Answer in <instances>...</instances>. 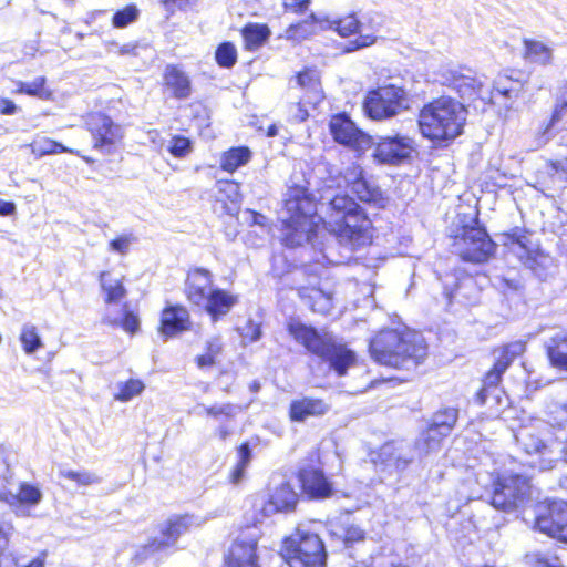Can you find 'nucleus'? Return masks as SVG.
<instances>
[{"label":"nucleus","mask_w":567,"mask_h":567,"mask_svg":"<svg viewBox=\"0 0 567 567\" xmlns=\"http://www.w3.org/2000/svg\"><path fill=\"white\" fill-rule=\"evenodd\" d=\"M535 526L539 532L567 543V503H551L547 514L537 515Z\"/></svg>","instance_id":"18"},{"label":"nucleus","mask_w":567,"mask_h":567,"mask_svg":"<svg viewBox=\"0 0 567 567\" xmlns=\"http://www.w3.org/2000/svg\"><path fill=\"white\" fill-rule=\"evenodd\" d=\"M100 286L107 306L118 303L126 296L122 276H114L111 271L100 274Z\"/></svg>","instance_id":"32"},{"label":"nucleus","mask_w":567,"mask_h":567,"mask_svg":"<svg viewBox=\"0 0 567 567\" xmlns=\"http://www.w3.org/2000/svg\"><path fill=\"white\" fill-rule=\"evenodd\" d=\"M251 157V152L246 146L233 147L225 152L220 159V167L233 173L240 166L247 164Z\"/></svg>","instance_id":"40"},{"label":"nucleus","mask_w":567,"mask_h":567,"mask_svg":"<svg viewBox=\"0 0 567 567\" xmlns=\"http://www.w3.org/2000/svg\"><path fill=\"white\" fill-rule=\"evenodd\" d=\"M320 207L323 217L317 216V204L305 187L293 186L287 190L281 210L282 243L286 247L293 248L312 241L319 221L342 244L363 246L371 241L372 221L352 197L341 193L331 197L322 196Z\"/></svg>","instance_id":"1"},{"label":"nucleus","mask_w":567,"mask_h":567,"mask_svg":"<svg viewBox=\"0 0 567 567\" xmlns=\"http://www.w3.org/2000/svg\"><path fill=\"white\" fill-rule=\"evenodd\" d=\"M369 351L379 364L411 370L424 360L426 344L415 331L385 329L371 339Z\"/></svg>","instance_id":"3"},{"label":"nucleus","mask_w":567,"mask_h":567,"mask_svg":"<svg viewBox=\"0 0 567 567\" xmlns=\"http://www.w3.org/2000/svg\"><path fill=\"white\" fill-rule=\"evenodd\" d=\"M508 368V361L496 360L493 368L486 373L483 380V386L476 395L480 404H487L489 406H501L507 403V398L504 391L498 386L503 373Z\"/></svg>","instance_id":"19"},{"label":"nucleus","mask_w":567,"mask_h":567,"mask_svg":"<svg viewBox=\"0 0 567 567\" xmlns=\"http://www.w3.org/2000/svg\"><path fill=\"white\" fill-rule=\"evenodd\" d=\"M20 342L27 354H32L43 347L35 326L31 323L23 324L20 333Z\"/></svg>","instance_id":"44"},{"label":"nucleus","mask_w":567,"mask_h":567,"mask_svg":"<svg viewBox=\"0 0 567 567\" xmlns=\"http://www.w3.org/2000/svg\"><path fill=\"white\" fill-rule=\"evenodd\" d=\"M427 76L430 81L452 89L463 99H474L475 96L482 100L493 99V93L489 94L485 90L482 79L476 76L471 69L452 63H441L433 66Z\"/></svg>","instance_id":"7"},{"label":"nucleus","mask_w":567,"mask_h":567,"mask_svg":"<svg viewBox=\"0 0 567 567\" xmlns=\"http://www.w3.org/2000/svg\"><path fill=\"white\" fill-rule=\"evenodd\" d=\"M508 238L512 243V251L516 254L518 257L519 255H524L528 249L532 247L529 236L526 230L520 228H515L512 230L511 234H508Z\"/></svg>","instance_id":"51"},{"label":"nucleus","mask_w":567,"mask_h":567,"mask_svg":"<svg viewBox=\"0 0 567 567\" xmlns=\"http://www.w3.org/2000/svg\"><path fill=\"white\" fill-rule=\"evenodd\" d=\"M190 318L188 310L182 306H167L161 315L159 331L166 338L175 337L189 330Z\"/></svg>","instance_id":"24"},{"label":"nucleus","mask_w":567,"mask_h":567,"mask_svg":"<svg viewBox=\"0 0 567 567\" xmlns=\"http://www.w3.org/2000/svg\"><path fill=\"white\" fill-rule=\"evenodd\" d=\"M11 526H0V567H17L18 559L8 551L9 534Z\"/></svg>","instance_id":"47"},{"label":"nucleus","mask_w":567,"mask_h":567,"mask_svg":"<svg viewBox=\"0 0 567 567\" xmlns=\"http://www.w3.org/2000/svg\"><path fill=\"white\" fill-rule=\"evenodd\" d=\"M460 257L465 261L485 262L494 254L495 244L488 234L480 227L466 228L454 244Z\"/></svg>","instance_id":"13"},{"label":"nucleus","mask_w":567,"mask_h":567,"mask_svg":"<svg viewBox=\"0 0 567 567\" xmlns=\"http://www.w3.org/2000/svg\"><path fill=\"white\" fill-rule=\"evenodd\" d=\"M444 285V293L447 299H452L453 297H456L462 288L471 287L473 285V279L471 277H465L461 281H458L455 285V289L449 288V282L445 280L443 282Z\"/></svg>","instance_id":"62"},{"label":"nucleus","mask_w":567,"mask_h":567,"mask_svg":"<svg viewBox=\"0 0 567 567\" xmlns=\"http://www.w3.org/2000/svg\"><path fill=\"white\" fill-rule=\"evenodd\" d=\"M422 458L415 449L406 442H388L380 450V458L386 466H393L398 471L405 470L415 458Z\"/></svg>","instance_id":"22"},{"label":"nucleus","mask_w":567,"mask_h":567,"mask_svg":"<svg viewBox=\"0 0 567 567\" xmlns=\"http://www.w3.org/2000/svg\"><path fill=\"white\" fill-rule=\"evenodd\" d=\"M205 519L195 515H177L168 518L161 525L159 536L152 539L145 547L148 553L168 550L177 544L182 535L197 528Z\"/></svg>","instance_id":"12"},{"label":"nucleus","mask_w":567,"mask_h":567,"mask_svg":"<svg viewBox=\"0 0 567 567\" xmlns=\"http://www.w3.org/2000/svg\"><path fill=\"white\" fill-rule=\"evenodd\" d=\"M151 141L158 146L159 150L166 148V151L176 158H185L193 152V142L182 135H173L167 143L164 141H157L159 137L158 132H150Z\"/></svg>","instance_id":"34"},{"label":"nucleus","mask_w":567,"mask_h":567,"mask_svg":"<svg viewBox=\"0 0 567 567\" xmlns=\"http://www.w3.org/2000/svg\"><path fill=\"white\" fill-rule=\"evenodd\" d=\"M165 84L176 99H187L192 93L188 76L175 65H167L164 73Z\"/></svg>","instance_id":"33"},{"label":"nucleus","mask_w":567,"mask_h":567,"mask_svg":"<svg viewBox=\"0 0 567 567\" xmlns=\"http://www.w3.org/2000/svg\"><path fill=\"white\" fill-rule=\"evenodd\" d=\"M545 349L550 365L567 372V329L556 330L545 342Z\"/></svg>","instance_id":"28"},{"label":"nucleus","mask_w":567,"mask_h":567,"mask_svg":"<svg viewBox=\"0 0 567 567\" xmlns=\"http://www.w3.org/2000/svg\"><path fill=\"white\" fill-rule=\"evenodd\" d=\"M408 109L406 92L395 85H384L368 93L364 110L373 120H385Z\"/></svg>","instance_id":"9"},{"label":"nucleus","mask_w":567,"mask_h":567,"mask_svg":"<svg viewBox=\"0 0 567 567\" xmlns=\"http://www.w3.org/2000/svg\"><path fill=\"white\" fill-rule=\"evenodd\" d=\"M299 295L315 312L324 315L332 309L331 293L319 288H302Z\"/></svg>","instance_id":"35"},{"label":"nucleus","mask_w":567,"mask_h":567,"mask_svg":"<svg viewBox=\"0 0 567 567\" xmlns=\"http://www.w3.org/2000/svg\"><path fill=\"white\" fill-rule=\"evenodd\" d=\"M215 59L219 66L229 69L237 62V50L231 42H224L218 45Z\"/></svg>","instance_id":"48"},{"label":"nucleus","mask_w":567,"mask_h":567,"mask_svg":"<svg viewBox=\"0 0 567 567\" xmlns=\"http://www.w3.org/2000/svg\"><path fill=\"white\" fill-rule=\"evenodd\" d=\"M136 240L132 233L121 234L109 243V251L126 256Z\"/></svg>","instance_id":"52"},{"label":"nucleus","mask_w":567,"mask_h":567,"mask_svg":"<svg viewBox=\"0 0 567 567\" xmlns=\"http://www.w3.org/2000/svg\"><path fill=\"white\" fill-rule=\"evenodd\" d=\"M553 417L557 426L566 431V443L559 449L557 436L553 426L542 419H530L515 430L516 443L529 456L530 464L540 471L554 468L560 460L563 452L567 462V402L555 410Z\"/></svg>","instance_id":"2"},{"label":"nucleus","mask_w":567,"mask_h":567,"mask_svg":"<svg viewBox=\"0 0 567 567\" xmlns=\"http://www.w3.org/2000/svg\"><path fill=\"white\" fill-rule=\"evenodd\" d=\"M336 30L341 37H349L357 33L360 29V22L354 14H349L338 21H334Z\"/></svg>","instance_id":"56"},{"label":"nucleus","mask_w":567,"mask_h":567,"mask_svg":"<svg viewBox=\"0 0 567 567\" xmlns=\"http://www.w3.org/2000/svg\"><path fill=\"white\" fill-rule=\"evenodd\" d=\"M44 84H45L44 76H38L33 81H30V82L19 81L17 83V91L19 93H24L30 96L48 99L50 93L44 89Z\"/></svg>","instance_id":"46"},{"label":"nucleus","mask_w":567,"mask_h":567,"mask_svg":"<svg viewBox=\"0 0 567 567\" xmlns=\"http://www.w3.org/2000/svg\"><path fill=\"white\" fill-rule=\"evenodd\" d=\"M205 519L195 515H177L168 518L161 525L159 536L152 539L145 547L148 553L168 550L177 544L182 535L197 528Z\"/></svg>","instance_id":"11"},{"label":"nucleus","mask_w":567,"mask_h":567,"mask_svg":"<svg viewBox=\"0 0 567 567\" xmlns=\"http://www.w3.org/2000/svg\"><path fill=\"white\" fill-rule=\"evenodd\" d=\"M236 303L237 297L235 295L220 288H214L202 307L212 317L213 321H217L220 317L227 315Z\"/></svg>","instance_id":"30"},{"label":"nucleus","mask_w":567,"mask_h":567,"mask_svg":"<svg viewBox=\"0 0 567 567\" xmlns=\"http://www.w3.org/2000/svg\"><path fill=\"white\" fill-rule=\"evenodd\" d=\"M290 336L309 352L327 361L338 375H344L354 364L355 354L344 344L337 342L329 333H319L313 327L298 320H291L288 326Z\"/></svg>","instance_id":"5"},{"label":"nucleus","mask_w":567,"mask_h":567,"mask_svg":"<svg viewBox=\"0 0 567 567\" xmlns=\"http://www.w3.org/2000/svg\"><path fill=\"white\" fill-rule=\"evenodd\" d=\"M375 41V37L373 34H360L354 41L350 43V47L347 51H354L361 48L369 47L373 44Z\"/></svg>","instance_id":"64"},{"label":"nucleus","mask_w":567,"mask_h":567,"mask_svg":"<svg viewBox=\"0 0 567 567\" xmlns=\"http://www.w3.org/2000/svg\"><path fill=\"white\" fill-rule=\"evenodd\" d=\"M137 13L138 11L135 7L128 6L113 16V25L115 28H124L137 18Z\"/></svg>","instance_id":"57"},{"label":"nucleus","mask_w":567,"mask_h":567,"mask_svg":"<svg viewBox=\"0 0 567 567\" xmlns=\"http://www.w3.org/2000/svg\"><path fill=\"white\" fill-rule=\"evenodd\" d=\"M525 351V342L523 341H514L505 347H503L501 350H498L496 353V360H506L508 361V367L514 361L515 358L520 355Z\"/></svg>","instance_id":"55"},{"label":"nucleus","mask_w":567,"mask_h":567,"mask_svg":"<svg viewBox=\"0 0 567 567\" xmlns=\"http://www.w3.org/2000/svg\"><path fill=\"white\" fill-rule=\"evenodd\" d=\"M566 113H567V80H566L565 89L561 92L560 99L555 107L551 120H550L549 124L547 125L545 133L551 126H554L556 123H558L560 121V118L564 115H566Z\"/></svg>","instance_id":"58"},{"label":"nucleus","mask_w":567,"mask_h":567,"mask_svg":"<svg viewBox=\"0 0 567 567\" xmlns=\"http://www.w3.org/2000/svg\"><path fill=\"white\" fill-rule=\"evenodd\" d=\"M303 491L312 498H326L331 495V483L324 473L315 467L302 468L299 474Z\"/></svg>","instance_id":"26"},{"label":"nucleus","mask_w":567,"mask_h":567,"mask_svg":"<svg viewBox=\"0 0 567 567\" xmlns=\"http://www.w3.org/2000/svg\"><path fill=\"white\" fill-rule=\"evenodd\" d=\"M60 475L66 480L75 482L80 486H90L94 484H99L101 478L93 472L90 471H73V470H62L60 471Z\"/></svg>","instance_id":"49"},{"label":"nucleus","mask_w":567,"mask_h":567,"mask_svg":"<svg viewBox=\"0 0 567 567\" xmlns=\"http://www.w3.org/2000/svg\"><path fill=\"white\" fill-rule=\"evenodd\" d=\"M467 111L456 100L442 96L424 105L419 114L421 134L433 142H450L462 134Z\"/></svg>","instance_id":"4"},{"label":"nucleus","mask_w":567,"mask_h":567,"mask_svg":"<svg viewBox=\"0 0 567 567\" xmlns=\"http://www.w3.org/2000/svg\"><path fill=\"white\" fill-rule=\"evenodd\" d=\"M548 181L544 182L547 190H559L566 188L567 184V158L551 161L548 164Z\"/></svg>","instance_id":"38"},{"label":"nucleus","mask_w":567,"mask_h":567,"mask_svg":"<svg viewBox=\"0 0 567 567\" xmlns=\"http://www.w3.org/2000/svg\"><path fill=\"white\" fill-rule=\"evenodd\" d=\"M237 454H238V461H237L236 465L247 468L252 458V454H251L249 444L247 442L243 443L238 447Z\"/></svg>","instance_id":"63"},{"label":"nucleus","mask_w":567,"mask_h":567,"mask_svg":"<svg viewBox=\"0 0 567 567\" xmlns=\"http://www.w3.org/2000/svg\"><path fill=\"white\" fill-rule=\"evenodd\" d=\"M491 478V504L494 508L513 513L530 502L533 492L526 475L504 468L493 472Z\"/></svg>","instance_id":"6"},{"label":"nucleus","mask_w":567,"mask_h":567,"mask_svg":"<svg viewBox=\"0 0 567 567\" xmlns=\"http://www.w3.org/2000/svg\"><path fill=\"white\" fill-rule=\"evenodd\" d=\"M315 34V29L309 24L308 21H300L298 23L290 24L285 30V39L301 42Z\"/></svg>","instance_id":"50"},{"label":"nucleus","mask_w":567,"mask_h":567,"mask_svg":"<svg viewBox=\"0 0 567 567\" xmlns=\"http://www.w3.org/2000/svg\"><path fill=\"white\" fill-rule=\"evenodd\" d=\"M415 152L414 140L408 135L382 136L375 145L373 156L381 164L400 165Z\"/></svg>","instance_id":"15"},{"label":"nucleus","mask_w":567,"mask_h":567,"mask_svg":"<svg viewBox=\"0 0 567 567\" xmlns=\"http://www.w3.org/2000/svg\"><path fill=\"white\" fill-rule=\"evenodd\" d=\"M310 3L311 0H284V8L286 11L301 14L308 10Z\"/></svg>","instance_id":"60"},{"label":"nucleus","mask_w":567,"mask_h":567,"mask_svg":"<svg viewBox=\"0 0 567 567\" xmlns=\"http://www.w3.org/2000/svg\"><path fill=\"white\" fill-rule=\"evenodd\" d=\"M281 557L289 567L327 566V551L321 538L300 529L285 539Z\"/></svg>","instance_id":"8"},{"label":"nucleus","mask_w":567,"mask_h":567,"mask_svg":"<svg viewBox=\"0 0 567 567\" xmlns=\"http://www.w3.org/2000/svg\"><path fill=\"white\" fill-rule=\"evenodd\" d=\"M258 532L255 527H247L235 539L229 548L226 564L228 567H257L256 548Z\"/></svg>","instance_id":"17"},{"label":"nucleus","mask_w":567,"mask_h":567,"mask_svg":"<svg viewBox=\"0 0 567 567\" xmlns=\"http://www.w3.org/2000/svg\"><path fill=\"white\" fill-rule=\"evenodd\" d=\"M104 322L111 326H120L124 331L133 334L140 328V320L136 313L132 311L127 303L122 306V316H113L110 310L104 316Z\"/></svg>","instance_id":"39"},{"label":"nucleus","mask_w":567,"mask_h":567,"mask_svg":"<svg viewBox=\"0 0 567 567\" xmlns=\"http://www.w3.org/2000/svg\"><path fill=\"white\" fill-rule=\"evenodd\" d=\"M216 203L223 205L227 215H235L240 205L239 184L234 181H218L216 183Z\"/></svg>","instance_id":"31"},{"label":"nucleus","mask_w":567,"mask_h":567,"mask_svg":"<svg viewBox=\"0 0 567 567\" xmlns=\"http://www.w3.org/2000/svg\"><path fill=\"white\" fill-rule=\"evenodd\" d=\"M298 85L306 90V102L318 103L322 99L321 84L317 73L312 70H305L297 75Z\"/></svg>","instance_id":"37"},{"label":"nucleus","mask_w":567,"mask_h":567,"mask_svg":"<svg viewBox=\"0 0 567 567\" xmlns=\"http://www.w3.org/2000/svg\"><path fill=\"white\" fill-rule=\"evenodd\" d=\"M297 499L298 495L291 486L281 484L270 494L268 501L260 498L255 506L260 507L259 511L262 517H269L276 513L292 511L296 507Z\"/></svg>","instance_id":"20"},{"label":"nucleus","mask_w":567,"mask_h":567,"mask_svg":"<svg viewBox=\"0 0 567 567\" xmlns=\"http://www.w3.org/2000/svg\"><path fill=\"white\" fill-rule=\"evenodd\" d=\"M329 128L337 143L355 151H363L371 144V137L361 131L344 113L333 115Z\"/></svg>","instance_id":"16"},{"label":"nucleus","mask_w":567,"mask_h":567,"mask_svg":"<svg viewBox=\"0 0 567 567\" xmlns=\"http://www.w3.org/2000/svg\"><path fill=\"white\" fill-rule=\"evenodd\" d=\"M43 494L38 485L21 482L17 493L1 494L0 499L9 504L19 515H27V509L41 503Z\"/></svg>","instance_id":"23"},{"label":"nucleus","mask_w":567,"mask_h":567,"mask_svg":"<svg viewBox=\"0 0 567 567\" xmlns=\"http://www.w3.org/2000/svg\"><path fill=\"white\" fill-rule=\"evenodd\" d=\"M525 53L524 58L539 65H549L554 60V50L542 41L524 40Z\"/></svg>","instance_id":"36"},{"label":"nucleus","mask_w":567,"mask_h":567,"mask_svg":"<svg viewBox=\"0 0 567 567\" xmlns=\"http://www.w3.org/2000/svg\"><path fill=\"white\" fill-rule=\"evenodd\" d=\"M86 125L92 135L94 150L105 155L116 152L123 138V131L120 125L102 113L91 114Z\"/></svg>","instance_id":"14"},{"label":"nucleus","mask_w":567,"mask_h":567,"mask_svg":"<svg viewBox=\"0 0 567 567\" xmlns=\"http://www.w3.org/2000/svg\"><path fill=\"white\" fill-rule=\"evenodd\" d=\"M243 339L248 342H256L261 337V327L251 320L241 329L240 332Z\"/></svg>","instance_id":"59"},{"label":"nucleus","mask_w":567,"mask_h":567,"mask_svg":"<svg viewBox=\"0 0 567 567\" xmlns=\"http://www.w3.org/2000/svg\"><path fill=\"white\" fill-rule=\"evenodd\" d=\"M526 561L530 567H564L558 557L543 553L527 555Z\"/></svg>","instance_id":"54"},{"label":"nucleus","mask_w":567,"mask_h":567,"mask_svg":"<svg viewBox=\"0 0 567 567\" xmlns=\"http://www.w3.org/2000/svg\"><path fill=\"white\" fill-rule=\"evenodd\" d=\"M352 175L355 178L351 182V190L361 202L372 204L377 207H383L385 205L386 198L383 196L382 190L373 183L363 178L362 169L359 166L352 167Z\"/></svg>","instance_id":"27"},{"label":"nucleus","mask_w":567,"mask_h":567,"mask_svg":"<svg viewBox=\"0 0 567 567\" xmlns=\"http://www.w3.org/2000/svg\"><path fill=\"white\" fill-rule=\"evenodd\" d=\"M223 352V342L219 336H214L207 339L205 343V352L196 357V363L198 368L213 367L216 363L217 358Z\"/></svg>","instance_id":"42"},{"label":"nucleus","mask_w":567,"mask_h":567,"mask_svg":"<svg viewBox=\"0 0 567 567\" xmlns=\"http://www.w3.org/2000/svg\"><path fill=\"white\" fill-rule=\"evenodd\" d=\"M308 104L306 102V97H303L300 102L291 105L290 107V115L293 121L296 122H303L309 116L308 110L305 107V105Z\"/></svg>","instance_id":"61"},{"label":"nucleus","mask_w":567,"mask_h":567,"mask_svg":"<svg viewBox=\"0 0 567 567\" xmlns=\"http://www.w3.org/2000/svg\"><path fill=\"white\" fill-rule=\"evenodd\" d=\"M519 259L543 280H545L556 268L554 257L539 248L528 249L524 255H519Z\"/></svg>","instance_id":"29"},{"label":"nucleus","mask_w":567,"mask_h":567,"mask_svg":"<svg viewBox=\"0 0 567 567\" xmlns=\"http://www.w3.org/2000/svg\"><path fill=\"white\" fill-rule=\"evenodd\" d=\"M29 147L31 148L32 154H34L38 157L56 153H75L73 150L65 147L61 143H58L47 137L35 140L34 142L29 144Z\"/></svg>","instance_id":"43"},{"label":"nucleus","mask_w":567,"mask_h":567,"mask_svg":"<svg viewBox=\"0 0 567 567\" xmlns=\"http://www.w3.org/2000/svg\"><path fill=\"white\" fill-rule=\"evenodd\" d=\"M213 290V275L208 270L195 268L188 272L185 292L189 302L202 307Z\"/></svg>","instance_id":"21"},{"label":"nucleus","mask_w":567,"mask_h":567,"mask_svg":"<svg viewBox=\"0 0 567 567\" xmlns=\"http://www.w3.org/2000/svg\"><path fill=\"white\" fill-rule=\"evenodd\" d=\"M117 389L118 392L114 395V399L120 402H127L140 395L145 389V384L138 379H130L125 382H118Z\"/></svg>","instance_id":"45"},{"label":"nucleus","mask_w":567,"mask_h":567,"mask_svg":"<svg viewBox=\"0 0 567 567\" xmlns=\"http://www.w3.org/2000/svg\"><path fill=\"white\" fill-rule=\"evenodd\" d=\"M241 33L248 50L258 49L270 37L269 28L259 23H248L244 27Z\"/></svg>","instance_id":"41"},{"label":"nucleus","mask_w":567,"mask_h":567,"mask_svg":"<svg viewBox=\"0 0 567 567\" xmlns=\"http://www.w3.org/2000/svg\"><path fill=\"white\" fill-rule=\"evenodd\" d=\"M205 414L212 416L214 419H218L219 416H225L227 419H233L237 415V413L241 410L239 405H235L233 403H223V404H214L210 406L200 405Z\"/></svg>","instance_id":"53"},{"label":"nucleus","mask_w":567,"mask_h":567,"mask_svg":"<svg viewBox=\"0 0 567 567\" xmlns=\"http://www.w3.org/2000/svg\"><path fill=\"white\" fill-rule=\"evenodd\" d=\"M329 410L330 404L324 400L305 396L290 403L289 415L293 422H303L309 417L322 416Z\"/></svg>","instance_id":"25"},{"label":"nucleus","mask_w":567,"mask_h":567,"mask_svg":"<svg viewBox=\"0 0 567 567\" xmlns=\"http://www.w3.org/2000/svg\"><path fill=\"white\" fill-rule=\"evenodd\" d=\"M457 415L458 411L453 408L440 410L433 415L429 427L415 441V449L421 456H427L441 450L442 441L451 434Z\"/></svg>","instance_id":"10"}]
</instances>
